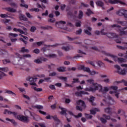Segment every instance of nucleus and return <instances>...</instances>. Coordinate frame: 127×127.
Returning <instances> with one entry per match:
<instances>
[{
    "mask_svg": "<svg viewBox=\"0 0 127 127\" xmlns=\"http://www.w3.org/2000/svg\"><path fill=\"white\" fill-rule=\"evenodd\" d=\"M100 33L102 35H107L108 38H111L112 36V33L105 32V29H103L101 30Z\"/></svg>",
    "mask_w": 127,
    "mask_h": 127,
    "instance_id": "obj_11",
    "label": "nucleus"
},
{
    "mask_svg": "<svg viewBox=\"0 0 127 127\" xmlns=\"http://www.w3.org/2000/svg\"><path fill=\"white\" fill-rule=\"evenodd\" d=\"M112 38L116 41L117 43H122V42L120 40V38H119V35L116 34L115 33H112Z\"/></svg>",
    "mask_w": 127,
    "mask_h": 127,
    "instance_id": "obj_8",
    "label": "nucleus"
},
{
    "mask_svg": "<svg viewBox=\"0 0 127 127\" xmlns=\"http://www.w3.org/2000/svg\"><path fill=\"white\" fill-rule=\"evenodd\" d=\"M49 57H50V58H55L57 57V55L55 54H51L49 55Z\"/></svg>",
    "mask_w": 127,
    "mask_h": 127,
    "instance_id": "obj_41",
    "label": "nucleus"
},
{
    "mask_svg": "<svg viewBox=\"0 0 127 127\" xmlns=\"http://www.w3.org/2000/svg\"><path fill=\"white\" fill-rule=\"evenodd\" d=\"M92 27L88 26L87 27L86 29L84 30V32L87 35H88L89 36H91V35H92V32H91V31H92Z\"/></svg>",
    "mask_w": 127,
    "mask_h": 127,
    "instance_id": "obj_9",
    "label": "nucleus"
},
{
    "mask_svg": "<svg viewBox=\"0 0 127 127\" xmlns=\"http://www.w3.org/2000/svg\"><path fill=\"white\" fill-rule=\"evenodd\" d=\"M59 79L63 80V81H64V82H67V77H66L61 76L59 77Z\"/></svg>",
    "mask_w": 127,
    "mask_h": 127,
    "instance_id": "obj_48",
    "label": "nucleus"
},
{
    "mask_svg": "<svg viewBox=\"0 0 127 127\" xmlns=\"http://www.w3.org/2000/svg\"><path fill=\"white\" fill-rule=\"evenodd\" d=\"M19 17L21 20H24V21H27V18H26V17L24 15L21 13L19 14Z\"/></svg>",
    "mask_w": 127,
    "mask_h": 127,
    "instance_id": "obj_16",
    "label": "nucleus"
},
{
    "mask_svg": "<svg viewBox=\"0 0 127 127\" xmlns=\"http://www.w3.org/2000/svg\"><path fill=\"white\" fill-rule=\"evenodd\" d=\"M34 62L36 64H42L41 60L40 59H36L34 60Z\"/></svg>",
    "mask_w": 127,
    "mask_h": 127,
    "instance_id": "obj_34",
    "label": "nucleus"
},
{
    "mask_svg": "<svg viewBox=\"0 0 127 127\" xmlns=\"http://www.w3.org/2000/svg\"><path fill=\"white\" fill-rule=\"evenodd\" d=\"M100 121L102 124H106L107 123V120L104 118H100Z\"/></svg>",
    "mask_w": 127,
    "mask_h": 127,
    "instance_id": "obj_57",
    "label": "nucleus"
},
{
    "mask_svg": "<svg viewBox=\"0 0 127 127\" xmlns=\"http://www.w3.org/2000/svg\"><path fill=\"white\" fill-rule=\"evenodd\" d=\"M88 101L92 105V106H96V103H94V101H95V97L93 96H91L88 99Z\"/></svg>",
    "mask_w": 127,
    "mask_h": 127,
    "instance_id": "obj_14",
    "label": "nucleus"
},
{
    "mask_svg": "<svg viewBox=\"0 0 127 127\" xmlns=\"http://www.w3.org/2000/svg\"><path fill=\"white\" fill-rule=\"evenodd\" d=\"M83 16H84L83 11L82 10H79L78 18H79V19H81Z\"/></svg>",
    "mask_w": 127,
    "mask_h": 127,
    "instance_id": "obj_28",
    "label": "nucleus"
},
{
    "mask_svg": "<svg viewBox=\"0 0 127 127\" xmlns=\"http://www.w3.org/2000/svg\"><path fill=\"white\" fill-rule=\"evenodd\" d=\"M23 98H24L25 99H27V100H28V101H30V98L29 97V96H27L26 95L23 94Z\"/></svg>",
    "mask_w": 127,
    "mask_h": 127,
    "instance_id": "obj_53",
    "label": "nucleus"
},
{
    "mask_svg": "<svg viewBox=\"0 0 127 127\" xmlns=\"http://www.w3.org/2000/svg\"><path fill=\"white\" fill-rule=\"evenodd\" d=\"M81 70H84V71H85L86 72H87L88 73H90V71H91L90 70V68L89 67H85L84 65L81 66Z\"/></svg>",
    "mask_w": 127,
    "mask_h": 127,
    "instance_id": "obj_24",
    "label": "nucleus"
},
{
    "mask_svg": "<svg viewBox=\"0 0 127 127\" xmlns=\"http://www.w3.org/2000/svg\"><path fill=\"white\" fill-rule=\"evenodd\" d=\"M36 29V27H35V26H32L30 29V31H31V32H35Z\"/></svg>",
    "mask_w": 127,
    "mask_h": 127,
    "instance_id": "obj_42",
    "label": "nucleus"
},
{
    "mask_svg": "<svg viewBox=\"0 0 127 127\" xmlns=\"http://www.w3.org/2000/svg\"><path fill=\"white\" fill-rule=\"evenodd\" d=\"M96 4L98 6H101V7H102L103 9H105V7H104V2L102 1H98L96 2Z\"/></svg>",
    "mask_w": 127,
    "mask_h": 127,
    "instance_id": "obj_18",
    "label": "nucleus"
},
{
    "mask_svg": "<svg viewBox=\"0 0 127 127\" xmlns=\"http://www.w3.org/2000/svg\"><path fill=\"white\" fill-rule=\"evenodd\" d=\"M62 49L64 51H69L70 50V47L68 46H63L62 47Z\"/></svg>",
    "mask_w": 127,
    "mask_h": 127,
    "instance_id": "obj_30",
    "label": "nucleus"
},
{
    "mask_svg": "<svg viewBox=\"0 0 127 127\" xmlns=\"http://www.w3.org/2000/svg\"><path fill=\"white\" fill-rule=\"evenodd\" d=\"M76 96H80L81 95H88V92L84 91H81L80 92H75Z\"/></svg>",
    "mask_w": 127,
    "mask_h": 127,
    "instance_id": "obj_15",
    "label": "nucleus"
},
{
    "mask_svg": "<svg viewBox=\"0 0 127 127\" xmlns=\"http://www.w3.org/2000/svg\"><path fill=\"white\" fill-rule=\"evenodd\" d=\"M59 45V44H56L53 46H51L50 45H45L46 46V48H47V47H50V46H51L52 47H56V46H58Z\"/></svg>",
    "mask_w": 127,
    "mask_h": 127,
    "instance_id": "obj_50",
    "label": "nucleus"
},
{
    "mask_svg": "<svg viewBox=\"0 0 127 127\" xmlns=\"http://www.w3.org/2000/svg\"><path fill=\"white\" fill-rule=\"evenodd\" d=\"M120 83H124L125 86H127V81H126L124 79H122L121 81H115V82H114V85H116V84H120Z\"/></svg>",
    "mask_w": 127,
    "mask_h": 127,
    "instance_id": "obj_19",
    "label": "nucleus"
},
{
    "mask_svg": "<svg viewBox=\"0 0 127 127\" xmlns=\"http://www.w3.org/2000/svg\"><path fill=\"white\" fill-rule=\"evenodd\" d=\"M52 118L54 119V121H56V123H60V120L57 118V116L55 115L54 116L52 117Z\"/></svg>",
    "mask_w": 127,
    "mask_h": 127,
    "instance_id": "obj_35",
    "label": "nucleus"
},
{
    "mask_svg": "<svg viewBox=\"0 0 127 127\" xmlns=\"http://www.w3.org/2000/svg\"><path fill=\"white\" fill-rule=\"evenodd\" d=\"M87 83H89V84H92V85H93V86H92V87H91L89 88H85V91H86V89H91V88H95V85H96V84H97V83H94V81L93 79H88V80H87Z\"/></svg>",
    "mask_w": 127,
    "mask_h": 127,
    "instance_id": "obj_13",
    "label": "nucleus"
},
{
    "mask_svg": "<svg viewBox=\"0 0 127 127\" xmlns=\"http://www.w3.org/2000/svg\"><path fill=\"white\" fill-rule=\"evenodd\" d=\"M35 108H36V109L38 110H43V106L41 105H37L35 106Z\"/></svg>",
    "mask_w": 127,
    "mask_h": 127,
    "instance_id": "obj_43",
    "label": "nucleus"
},
{
    "mask_svg": "<svg viewBox=\"0 0 127 127\" xmlns=\"http://www.w3.org/2000/svg\"><path fill=\"white\" fill-rule=\"evenodd\" d=\"M102 53L104 55H106V56H108V57H112V55L109 54V53H107V52L105 51H102Z\"/></svg>",
    "mask_w": 127,
    "mask_h": 127,
    "instance_id": "obj_39",
    "label": "nucleus"
},
{
    "mask_svg": "<svg viewBox=\"0 0 127 127\" xmlns=\"http://www.w3.org/2000/svg\"><path fill=\"white\" fill-rule=\"evenodd\" d=\"M85 116L86 118V119H92V118H93V116L92 115H90L88 114H85Z\"/></svg>",
    "mask_w": 127,
    "mask_h": 127,
    "instance_id": "obj_51",
    "label": "nucleus"
},
{
    "mask_svg": "<svg viewBox=\"0 0 127 127\" xmlns=\"http://www.w3.org/2000/svg\"><path fill=\"white\" fill-rule=\"evenodd\" d=\"M0 17H2V18H5V17H8V16L5 14H0Z\"/></svg>",
    "mask_w": 127,
    "mask_h": 127,
    "instance_id": "obj_59",
    "label": "nucleus"
},
{
    "mask_svg": "<svg viewBox=\"0 0 127 127\" xmlns=\"http://www.w3.org/2000/svg\"><path fill=\"white\" fill-rule=\"evenodd\" d=\"M58 72H66V67L65 66H60L57 68Z\"/></svg>",
    "mask_w": 127,
    "mask_h": 127,
    "instance_id": "obj_17",
    "label": "nucleus"
},
{
    "mask_svg": "<svg viewBox=\"0 0 127 127\" xmlns=\"http://www.w3.org/2000/svg\"><path fill=\"white\" fill-rule=\"evenodd\" d=\"M117 47H118V48H119V49H121L122 50H125V49H126V47H124L123 46L119 45H117Z\"/></svg>",
    "mask_w": 127,
    "mask_h": 127,
    "instance_id": "obj_62",
    "label": "nucleus"
},
{
    "mask_svg": "<svg viewBox=\"0 0 127 127\" xmlns=\"http://www.w3.org/2000/svg\"><path fill=\"white\" fill-rule=\"evenodd\" d=\"M40 59H41V62H42V61H43L44 62H46V61H47L48 60L47 59L44 57H41Z\"/></svg>",
    "mask_w": 127,
    "mask_h": 127,
    "instance_id": "obj_61",
    "label": "nucleus"
},
{
    "mask_svg": "<svg viewBox=\"0 0 127 127\" xmlns=\"http://www.w3.org/2000/svg\"><path fill=\"white\" fill-rule=\"evenodd\" d=\"M76 104L77 105H78V106H81L83 109H85V108H86L85 102L83 101V100H79L77 102H76Z\"/></svg>",
    "mask_w": 127,
    "mask_h": 127,
    "instance_id": "obj_12",
    "label": "nucleus"
},
{
    "mask_svg": "<svg viewBox=\"0 0 127 127\" xmlns=\"http://www.w3.org/2000/svg\"><path fill=\"white\" fill-rule=\"evenodd\" d=\"M76 110H77V111H80V112H82V107H81L79 106H76Z\"/></svg>",
    "mask_w": 127,
    "mask_h": 127,
    "instance_id": "obj_64",
    "label": "nucleus"
},
{
    "mask_svg": "<svg viewBox=\"0 0 127 127\" xmlns=\"http://www.w3.org/2000/svg\"><path fill=\"white\" fill-rule=\"evenodd\" d=\"M119 88L118 86H112V94H114V95L117 99H119V95H120V92L122 90H126L127 91V87H125L124 88H123L122 89H118Z\"/></svg>",
    "mask_w": 127,
    "mask_h": 127,
    "instance_id": "obj_2",
    "label": "nucleus"
},
{
    "mask_svg": "<svg viewBox=\"0 0 127 127\" xmlns=\"http://www.w3.org/2000/svg\"><path fill=\"white\" fill-rule=\"evenodd\" d=\"M111 89V87H105L104 89H103V87L100 84L98 83H96L94 85V88H86L85 90L86 91H89V92H96L97 90H99L100 93H102L103 95L104 94H106L107 92H109Z\"/></svg>",
    "mask_w": 127,
    "mask_h": 127,
    "instance_id": "obj_1",
    "label": "nucleus"
},
{
    "mask_svg": "<svg viewBox=\"0 0 127 127\" xmlns=\"http://www.w3.org/2000/svg\"><path fill=\"white\" fill-rule=\"evenodd\" d=\"M24 58H31V55L30 54H25L23 55Z\"/></svg>",
    "mask_w": 127,
    "mask_h": 127,
    "instance_id": "obj_47",
    "label": "nucleus"
},
{
    "mask_svg": "<svg viewBox=\"0 0 127 127\" xmlns=\"http://www.w3.org/2000/svg\"><path fill=\"white\" fill-rule=\"evenodd\" d=\"M5 94H9V95H14V96H16V94L14 93L13 92H12L11 90H8L7 89L5 90Z\"/></svg>",
    "mask_w": 127,
    "mask_h": 127,
    "instance_id": "obj_26",
    "label": "nucleus"
},
{
    "mask_svg": "<svg viewBox=\"0 0 127 127\" xmlns=\"http://www.w3.org/2000/svg\"><path fill=\"white\" fill-rule=\"evenodd\" d=\"M9 35L10 36H12V37H16L17 36H18V35L17 34H13L12 33H9Z\"/></svg>",
    "mask_w": 127,
    "mask_h": 127,
    "instance_id": "obj_52",
    "label": "nucleus"
},
{
    "mask_svg": "<svg viewBox=\"0 0 127 127\" xmlns=\"http://www.w3.org/2000/svg\"><path fill=\"white\" fill-rule=\"evenodd\" d=\"M3 64H4V65H5V64H7V63H9V62H10L9 61V60H3Z\"/></svg>",
    "mask_w": 127,
    "mask_h": 127,
    "instance_id": "obj_54",
    "label": "nucleus"
},
{
    "mask_svg": "<svg viewBox=\"0 0 127 127\" xmlns=\"http://www.w3.org/2000/svg\"><path fill=\"white\" fill-rule=\"evenodd\" d=\"M5 9L7 11H9V12H16V10L11 7H6L5 8Z\"/></svg>",
    "mask_w": 127,
    "mask_h": 127,
    "instance_id": "obj_20",
    "label": "nucleus"
},
{
    "mask_svg": "<svg viewBox=\"0 0 127 127\" xmlns=\"http://www.w3.org/2000/svg\"><path fill=\"white\" fill-rule=\"evenodd\" d=\"M17 119L23 123H29V119L24 116L18 115L17 116Z\"/></svg>",
    "mask_w": 127,
    "mask_h": 127,
    "instance_id": "obj_5",
    "label": "nucleus"
},
{
    "mask_svg": "<svg viewBox=\"0 0 127 127\" xmlns=\"http://www.w3.org/2000/svg\"><path fill=\"white\" fill-rule=\"evenodd\" d=\"M33 89L35 91H36L37 92H42L43 91L42 88H37L35 87H34Z\"/></svg>",
    "mask_w": 127,
    "mask_h": 127,
    "instance_id": "obj_44",
    "label": "nucleus"
},
{
    "mask_svg": "<svg viewBox=\"0 0 127 127\" xmlns=\"http://www.w3.org/2000/svg\"><path fill=\"white\" fill-rule=\"evenodd\" d=\"M43 43H44V42L41 41L37 42L36 44L37 45H38V46H41V45H42V44H43Z\"/></svg>",
    "mask_w": 127,
    "mask_h": 127,
    "instance_id": "obj_63",
    "label": "nucleus"
},
{
    "mask_svg": "<svg viewBox=\"0 0 127 127\" xmlns=\"http://www.w3.org/2000/svg\"><path fill=\"white\" fill-rule=\"evenodd\" d=\"M10 5L13 6L14 7H17V4L16 3L11 2L10 3Z\"/></svg>",
    "mask_w": 127,
    "mask_h": 127,
    "instance_id": "obj_60",
    "label": "nucleus"
},
{
    "mask_svg": "<svg viewBox=\"0 0 127 127\" xmlns=\"http://www.w3.org/2000/svg\"><path fill=\"white\" fill-rule=\"evenodd\" d=\"M80 6H83V7H89V4H85L84 2H81Z\"/></svg>",
    "mask_w": 127,
    "mask_h": 127,
    "instance_id": "obj_46",
    "label": "nucleus"
},
{
    "mask_svg": "<svg viewBox=\"0 0 127 127\" xmlns=\"http://www.w3.org/2000/svg\"><path fill=\"white\" fill-rule=\"evenodd\" d=\"M89 74H90V75H91V76H94V75H96V74H99V72H96V71H90L89 72Z\"/></svg>",
    "mask_w": 127,
    "mask_h": 127,
    "instance_id": "obj_40",
    "label": "nucleus"
},
{
    "mask_svg": "<svg viewBox=\"0 0 127 127\" xmlns=\"http://www.w3.org/2000/svg\"><path fill=\"white\" fill-rule=\"evenodd\" d=\"M67 15L70 16V17H75V15L73 14V12L72 11H68L67 12Z\"/></svg>",
    "mask_w": 127,
    "mask_h": 127,
    "instance_id": "obj_29",
    "label": "nucleus"
},
{
    "mask_svg": "<svg viewBox=\"0 0 127 127\" xmlns=\"http://www.w3.org/2000/svg\"><path fill=\"white\" fill-rule=\"evenodd\" d=\"M94 13L92 10H91L90 9H87V11L86 12V14L88 15V16H90L91 14Z\"/></svg>",
    "mask_w": 127,
    "mask_h": 127,
    "instance_id": "obj_36",
    "label": "nucleus"
},
{
    "mask_svg": "<svg viewBox=\"0 0 127 127\" xmlns=\"http://www.w3.org/2000/svg\"><path fill=\"white\" fill-rule=\"evenodd\" d=\"M33 52L36 54H39V53H40V51L38 49H35L33 51Z\"/></svg>",
    "mask_w": 127,
    "mask_h": 127,
    "instance_id": "obj_45",
    "label": "nucleus"
},
{
    "mask_svg": "<svg viewBox=\"0 0 127 127\" xmlns=\"http://www.w3.org/2000/svg\"><path fill=\"white\" fill-rule=\"evenodd\" d=\"M22 3L20 4V5L22 7H25V8H28V5L25 4V2L24 1V2H21Z\"/></svg>",
    "mask_w": 127,
    "mask_h": 127,
    "instance_id": "obj_32",
    "label": "nucleus"
},
{
    "mask_svg": "<svg viewBox=\"0 0 127 127\" xmlns=\"http://www.w3.org/2000/svg\"><path fill=\"white\" fill-rule=\"evenodd\" d=\"M27 81H29L30 82V84L32 86H37L36 83H35V82L36 81V80H37V78H33L31 77L30 76H28L26 78Z\"/></svg>",
    "mask_w": 127,
    "mask_h": 127,
    "instance_id": "obj_4",
    "label": "nucleus"
},
{
    "mask_svg": "<svg viewBox=\"0 0 127 127\" xmlns=\"http://www.w3.org/2000/svg\"><path fill=\"white\" fill-rule=\"evenodd\" d=\"M22 53H29V50L25 49V47H22L20 51Z\"/></svg>",
    "mask_w": 127,
    "mask_h": 127,
    "instance_id": "obj_27",
    "label": "nucleus"
},
{
    "mask_svg": "<svg viewBox=\"0 0 127 127\" xmlns=\"http://www.w3.org/2000/svg\"><path fill=\"white\" fill-rule=\"evenodd\" d=\"M5 120H6V121H8V122H10V123H11V124H13V125H14V126H17V123L15 122V120L9 119L8 118H6Z\"/></svg>",
    "mask_w": 127,
    "mask_h": 127,
    "instance_id": "obj_21",
    "label": "nucleus"
},
{
    "mask_svg": "<svg viewBox=\"0 0 127 127\" xmlns=\"http://www.w3.org/2000/svg\"><path fill=\"white\" fill-rule=\"evenodd\" d=\"M112 57L113 59V60L115 61L117 60L119 63H126V62H127V60L124 58H118L117 57H116L113 55H112Z\"/></svg>",
    "mask_w": 127,
    "mask_h": 127,
    "instance_id": "obj_7",
    "label": "nucleus"
},
{
    "mask_svg": "<svg viewBox=\"0 0 127 127\" xmlns=\"http://www.w3.org/2000/svg\"><path fill=\"white\" fill-rule=\"evenodd\" d=\"M41 28L44 30H49V29H53V27L51 26H41Z\"/></svg>",
    "mask_w": 127,
    "mask_h": 127,
    "instance_id": "obj_22",
    "label": "nucleus"
},
{
    "mask_svg": "<svg viewBox=\"0 0 127 127\" xmlns=\"http://www.w3.org/2000/svg\"><path fill=\"white\" fill-rule=\"evenodd\" d=\"M120 3L122 5H127V3L125 1H121L120 0H112V4H116V3Z\"/></svg>",
    "mask_w": 127,
    "mask_h": 127,
    "instance_id": "obj_10",
    "label": "nucleus"
},
{
    "mask_svg": "<svg viewBox=\"0 0 127 127\" xmlns=\"http://www.w3.org/2000/svg\"><path fill=\"white\" fill-rule=\"evenodd\" d=\"M115 67L117 69V73L119 74V75H122L124 76L125 75H127V73H126V69H122L120 65L116 64L115 65Z\"/></svg>",
    "mask_w": 127,
    "mask_h": 127,
    "instance_id": "obj_3",
    "label": "nucleus"
},
{
    "mask_svg": "<svg viewBox=\"0 0 127 127\" xmlns=\"http://www.w3.org/2000/svg\"><path fill=\"white\" fill-rule=\"evenodd\" d=\"M57 75V72H53L49 73V76L50 77H54L55 76Z\"/></svg>",
    "mask_w": 127,
    "mask_h": 127,
    "instance_id": "obj_37",
    "label": "nucleus"
},
{
    "mask_svg": "<svg viewBox=\"0 0 127 127\" xmlns=\"http://www.w3.org/2000/svg\"><path fill=\"white\" fill-rule=\"evenodd\" d=\"M104 111L106 114H108V115H112V109L110 107H108L104 109Z\"/></svg>",
    "mask_w": 127,
    "mask_h": 127,
    "instance_id": "obj_23",
    "label": "nucleus"
},
{
    "mask_svg": "<svg viewBox=\"0 0 127 127\" xmlns=\"http://www.w3.org/2000/svg\"><path fill=\"white\" fill-rule=\"evenodd\" d=\"M13 31H15L16 32H17L18 31V32H19V33H20L21 32V29H17V28H14L13 29Z\"/></svg>",
    "mask_w": 127,
    "mask_h": 127,
    "instance_id": "obj_55",
    "label": "nucleus"
},
{
    "mask_svg": "<svg viewBox=\"0 0 127 127\" xmlns=\"http://www.w3.org/2000/svg\"><path fill=\"white\" fill-rule=\"evenodd\" d=\"M81 22L80 20L76 21L75 22V26L76 27H81Z\"/></svg>",
    "mask_w": 127,
    "mask_h": 127,
    "instance_id": "obj_33",
    "label": "nucleus"
},
{
    "mask_svg": "<svg viewBox=\"0 0 127 127\" xmlns=\"http://www.w3.org/2000/svg\"><path fill=\"white\" fill-rule=\"evenodd\" d=\"M0 70L2 72H7L8 71V68L7 67H0Z\"/></svg>",
    "mask_w": 127,
    "mask_h": 127,
    "instance_id": "obj_38",
    "label": "nucleus"
},
{
    "mask_svg": "<svg viewBox=\"0 0 127 127\" xmlns=\"http://www.w3.org/2000/svg\"><path fill=\"white\" fill-rule=\"evenodd\" d=\"M56 127H62V124L61 122L57 123Z\"/></svg>",
    "mask_w": 127,
    "mask_h": 127,
    "instance_id": "obj_56",
    "label": "nucleus"
},
{
    "mask_svg": "<svg viewBox=\"0 0 127 127\" xmlns=\"http://www.w3.org/2000/svg\"><path fill=\"white\" fill-rule=\"evenodd\" d=\"M82 29L80 28L78 30H76L75 32V34L76 35H81L82 34Z\"/></svg>",
    "mask_w": 127,
    "mask_h": 127,
    "instance_id": "obj_31",
    "label": "nucleus"
},
{
    "mask_svg": "<svg viewBox=\"0 0 127 127\" xmlns=\"http://www.w3.org/2000/svg\"><path fill=\"white\" fill-rule=\"evenodd\" d=\"M97 64H98V66H99V67H102V66H104V64L103 63H102V62H101V61H99L97 63Z\"/></svg>",
    "mask_w": 127,
    "mask_h": 127,
    "instance_id": "obj_58",
    "label": "nucleus"
},
{
    "mask_svg": "<svg viewBox=\"0 0 127 127\" xmlns=\"http://www.w3.org/2000/svg\"><path fill=\"white\" fill-rule=\"evenodd\" d=\"M48 21L49 22H52V23H53V22H55V21H56V19H55V18H53V19H48Z\"/></svg>",
    "mask_w": 127,
    "mask_h": 127,
    "instance_id": "obj_49",
    "label": "nucleus"
},
{
    "mask_svg": "<svg viewBox=\"0 0 127 127\" xmlns=\"http://www.w3.org/2000/svg\"><path fill=\"white\" fill-rule=\"evenodd\" d=\"M59 108L62 110L61 112V115H66V112H67L66 109L62 108L60 106L59 107Z\"/></svg>",
    "mask_w": 127,
    "mask_h": 127,
    "instance_id": "obj_25",
    "label": "nucleus"
},
{
    "mask_svg": "<svg viewBox=\"0 0 127 127\" xmlns=\"http://www.w3.org/2000/svg\"><path fill=\"white\" fill-rule=\"evenodd\" d=\"M117 14L118 15H120V16H123V15H124V17H125V18H127V10H125L124 9H121L117 12Z\"/></svg>",
    "mask_w": 127,
    "mask_h": 127,
    "instance_id": "obj_6",
    "label": "nucleus"
}]
</instances>
